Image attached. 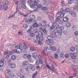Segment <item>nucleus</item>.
<instances>
[{"label": "nucleus", "instance_id": "obj_1", "mask_svg": "<svg viewBox=\"0 0 78 78\" xmlns=\"http://www.w3.org/2000/svg\"><path fill=\"white\" fill-rule=\"evenodd\" d=\"M27 17H28L29 18V20H28L26 18L24 20V22H25L28 25H30L31 23H33V22L34 20V19H36V17H35V15L33 14H26Z\"/></svg>", "mask_w": 78, "mask_h": 78}, {"label": "nucleus", "instance_id": "obj_56", "mask_svg": "<svg viewBox=\"0 0 78 78\" xmlns=\"http://www.w3.org/2000/svg\"><path fill=\"white\" fill-rule=\"evenodd\" d=\"M23 57L24 58H25V59H26V58H27V54H24V55H23Z\"/></svg>", "mask_w": 78, "mask_h": 78}, {"label": "nucleus", "instance_id": "obj_26", "mask_svg": "<svg viewBox=\"0 0 78 78\" xmlns=\"http://www.w3.org/2000/svg\"><path fill=\"white\" fill-rule=\"evenodd\" d=\"M23 28H25V29H27L28 28V25H27L26 24H24L23 25Z\"/></svg>", "mask_w": 78, "mask_h": 78}, {"label": "nucleus", "instance_id": "obj_37", "mask_svg": "<svg viewBox=\"0 0 78 78\" xmlns=\"http://www.w3.org/2000/svg\"><path fill=\"white\" fill-rule=\"evenodd\" d=\"M36 6V4H33L32 5H30V7L31 8H34Z\"/></svg>", "mask_w": 78, "mask_h": 78}, {"label": "nucleus", "instance_id": "obj_38", "mask_svg": "<svg viewBox=\"0 0 78 78\" xmlns=\"http://www.w3.org/2000/svg\"><path fill=\"white\" fill-rule=\"evenodd\" d=\"M48 9V8L47 7H43L42 8V10H43V11H47Z\"/></svg>", "mask_w": 78, "mask_h": 78}, {"label": "nucleus", "instance_id": "obj_19", "mask_svg": "<svg viewBox=\"0 0 78 78\" xmlns=\"http://www.w3.org/2000/svg\"><path fill=\"white\" fill-rule=\"evenodd\" d=\"M19 14H20V15H21V16H22L23 17H27V15H24V14H23L20 12V11H19L18 12Z\"/></svg>", "mask_w": 78, "mask_h": 78}, {"label": "nucleus", "instance_id": "obj_55", "mask_svg": "<svg viewBox=\"0 0 78 78\" xmlns=\"http://www.w3.org/2000/svg\"><path fill=\"white\" fill-rule=\"evenodd\" d=\"M47 25L46 24H43L42 26L43 27H44V28H47Z\"/></svg>", "mask_w": 78, "mask_h": 78}, {"label": "nucleus", "instance_id": "obj_15", "mask_svg": "<svg viewBox=\"0 0 78 78\" xmlns=\"http://www.w3.org/2000/svg\"><path fill=\"white\" fill-rule=\"evenodd\" d=\"M17 75L20 78H25V76H24L22 74H21L20 73H18L17 74Z\"/></svg>", "mask_w": 78, "mask_h": 78}, {"label": "nucleus", "instance_id": "obj_14", "mask_svg": "<svg viewBox=\"0 0 78 78\" xmlns=\"http://www.w3.org/2000/svg\"><path fill=\"white\" fill-rule=\"evenodd\" d=\"M55 33L56 34H58V36H61V35L62 34V32L58 30L57 33Z\"/></svg>", "mask_w": 78, "mask_h": 78}, {"label": "nucleus", "instance_id": "obj_62", "mask_svg": "<svg viewBox=\"0 0 78 78\" xmlns=\"http://www.w3.org/2000/svg\"><path fill=\"white\" fill-rule=\"evenodd\" d=\"M48 20H51V16H50V15H48Z\"/></svg>", "mask_w": 78, "mask_h": 78}, {"label": "nucleus", "instance_id": "obj_46", "mask_svg": "<svg viewBox=\"0 0 78 78\" xmlns=\"http://www.w3.org/2000/svg\"><path fill=\"white\" fill-rule=\"evenodd\" d=\"M37 7H38V9H39V8H41L42 7V5L39 4L38 5Z\"/></svg>", "mask_w": 78, "mask_h": 78}, {"label": "nucleus", "instance_id": "obj_34", "mask_svg": "<svg viewBox=\"0 0 78 78\" xmlns=\"http://www.w3.org/2000/svg\"><path fill=\"white\" fill-rule=\"evenodd\" d=\"M28 62H27V61H25L23 63V65L24 66H28Z\"/></svg>", "mask_w": 78, "mask_h": 78}, {"label": "nucleus", "instance_id": "obj_54", "mask_svg": "<svg viewBox=\"0 0 78 78\" xmlns=\"http://www.w3.org/2000/svg\"><path fill=\"white\" fill-rule=\"evenodd\" d=\"M31 55L30 54L28 55H27V58H28V59H30L31 58Z\"/></svg>", "mask_w": 78, "mask_h": 78}, {"label": "nucleus", "instance_id": "obj_32", "mask_svg": "<svg viewBox=\"0 0 78 78\" xmlns=\"http://www.w3.org/2000/svg\"><path fill=\"white\" fill-rule=\"evenodd\" d=\"M70 50L71 51H74L75 50V48L72 47L70 48Z\"/></svg>", "mask_w": 78, "mask_h": 78}, {"label": "nucleus", "instance_id": "obj_52", "mask_svg": "<svg viewBox=\"0 0 78 78\" xmlns=\"http://www.w3.org/2000/svg\"><path fill=\"white\" fill-rule=\"evenodd\" d=\"M6 71H7V72L8 73H11V71L9 69H7L6 70Z\"/></svg>", "mask_w": 78, "mask_h": 78}, {"label": "nucleus", "instance_id": "obj_29", "mask_svg": "<svg viewBox=\"0 0 78 78\" xmlns=\"http://www.w3.org/2000/svg\"><path fill=\"white\" fill-rule=\"evenodd\" d=\"M59 30L60 31H63V30H64V27L63 26H61L59 28Z\"/></svg>", "mask_w": 78, "mask_h": 78}, {"label": "nucleus", "instance_id": "obj_20", "mask_svg": "<svg viewBox=\"0 0 78 78\" xmlns=\"http://www.w3.org/2000/svg\"><path fill=\"white\" fill-rule=\"evenodd\" d=\"M39 0H35L34 1V4L37 5L39 3Z\"/></svg>", "mask_w": 78, "mask_h": 78}, {"label": "nucleus", "instance_id": "obj_30", "mask_svg": "<svg viewBox=\"0 0 78 78\" xmlns=\"http://www.w3.org/2000/svg\"><path fill=\"white\" fill-rule=\"evenodd\" d=\"M76 0H69V4H72L74 2H76Z\"/></svg>", "mask_w": 78, "mask_h": 78}, {"label": "nucleus", "instance_id": "obj_27", "mask_svg": "<svg viewBox=\"0 0 78 78\" xmlns=\"http://www.w3.org/2000/svg\"><path fill=\"white\" fill-rule=\"evenodd\" d=\"M33 32L34 34H37L38 33V30L37 29H35L33 30Z\"/></svg>", "mask_w": 78, "mask_h": 78}, {"label": "nucleus", "instance_id": "obj_17", "mask_svg": "<svg viewBox=\"0 0 78 78\" xmlns=\"http://www.w3.org/2000/svg\"><path fill=\"white\" fill-rule=\"evenodd\" d=\"M10 67L11 69H14L16 67V65L14 64H11L10 65Z\"/></svg>", "mask_w": 78, "mask_h": 78}, {"label": "nucleus", "instance_id": "obj_49", "mask_svg": "<svg viewBox=\"0 0 78 78\" xmlns=\"http://www.w3.org/2000/svg\"><path fill=\"white\" fill-rule=\"evenodd\" d=\"M30 69L32 71H34V70H35V67L33 66L31 68H30Z\"/></svg>", "mask_w": 78, "mask_h": 78}, {"label": "nucleus", "instance_id": "obj_4", "mask_svg": "<svg viewBox=\"0 0 78 78\" xmlns=\"http://www.w3.org/2000/svg\"><path fill=\"white\" fill-rule=\"evenodd\" d=\"M70 11V9L68 8H66L65 10L63 9H60V12H58V14H60L62 12H64V13H68V12H69Z\"/></svg>", "mask_w": 78, "mask_h": 78}, {"label": "nucleus", "instance_id": "obj_22", "mask_svg": "<svg viewBox=\"0 0 78 78\" xmlns=\"http://www.w3.org/2000/svg\"><path fill=\"white\" fill-rule=\"evenodd\" d=\"M34 28H37L39 27V25L36 23H34L33 24Z\"/></svg>", "mask_w": 78, "mask_h": 78}, {"label": "nucleus", "instance_id": "obj_9", "mask_svg": "<svg viewBox=\"0 0 78 78\" xmlns=\"http://www.w3.org/2000/svg\"><path fill=\"white\" fill-rule=\"evenodd\" d=\"M4 61L5 60L3 59H1L0 62V67H3L4 65Z\"/></svg>", "mask_w": 78, "mask_h": 78}, {"label": "nucleus", "instance_id": "obj_44", "mask_svg": "<svg viewBox=\"0 0 78 78\" xmlns=\"http://www.w3.org/2000/svg\"><path fill=\"white\" fill-rule=\"evenodd\" d=\"M72 58L73 59H75L76 58V57L74 55V54H73V55L71 56Z\"/></svg>", "mask_w": 78, "mask_h": 78}, {"label": "nucleus", "instance_id": "obj_25", "mask_svg": "<svg viewBox=\"0 0 78 78\" xmlns=\"http://www.w3.org/2000/svg\"><path fill=\"white\" fill-rule=\"evenodd\" d=\"M3 3L4 5H8V1L7 0H4L3 1Z\"/></svg>", "mask_w": 78, "mask_h": 78}, {"label": "nucleus", "instance_id": "obj_33", "mask_svg": "<svg viewBox=\"0 0 78 78\" xmlns=\"http://www.w3.org/2000/svg\"><path fill=\"white\" fill-rule=\"evenodd\" d=\"M12 53H16L17 54V50L16 49H12L11 51Z\"/></svg>", "mask_w": 78, "mask_h": 78}, {"label": "nucleus", "instance_id": "obj_21", "mask_svg": "<svg viewBox=\"0 0 78 78\" xmlns=\"http://www.w3.org/2000/svg\"><path fill=\"white\" fill-rule=\"evenodd\" d=\"M66 25L67 28H69L70 27H71V24L70 23H66Z\"/></svg>", "mask_w": 78, "mask_h": 78}, {"label": "nucleus", "instance_id": "obj_36", "mask_svg": "<svg viewBox=\"0 0 78 78\" xmlns=\"http://www.w3.org/2000/svg\"><path fill=\"white\" fill-rule=\"evenodd\" d=\"M51 48L53 51H56V48L55 46H53Z\"/></svg>", "mask_w": 78, "mask_h": 78}, {"label": "nucleus", "instance_id": "obj_58", "mask_svg": "<svg viewBox=\"0 0 78 78\" xmlns=\"http://www.w3.org/2000/svg\"><path fill=\"white\" fill-rule=\"evenodd\" d=\"M8 53V51L6 50L4 51V54L5 55H6Z\"/></svg>", "mask_w": 78, "mask_h": 78}, {"label": "nucleus", "instance_id": "obj_57", "mask_svg": "<svg viewBox=\"0 0 78 78\" xmlns=\"http://www.w3.org/2000/svg\"><path fill=\"white\" fill-rule=\"evenodd\" d=\"M74 34H75V36H78V31H76V32H74Z\"/></svg>", "mask_w": 78, "mask_h": 78}, {"label": "nucleus", "instance_id": "obj_61", "mask_svg": "<svg viewBox=\"0 0 78 78\" xmlns=\"http://www.w3.org/2000/svg\"><path fill=\"white\" fill-rule=\"evenodd\" d=\"M13 16H14V15H12L9 17V19H12V18H13Z\"/></svg>", "mask_w": 78, "mask_h": 78}, {"label": "nucleus", "instance_id": "obj_63", "mask_svg": "<svg viewBox=\"0 0 78 78\" xmlns=\"http://www.w3.org/2000/svg\"><path fill=\"white\" fill-rule=\"evenodd\" d=\"M38 20H39V21H41V20H42V17H38V19H37Z\"/></svg>", "mask_w": 78, "mask_h": 78}, {"label": "nucleus", "instance_id": "obj_12", "mask_svg": "<svg viewBox=\"0 0 78 78\" xmlns=\"http://www.w3.org/2000/svg\"><path fill=\"white\" fill-rule=\"evenodd\" d=\"M63 20L65 22H67L69 21V18L67 17H64L63 18Z\"/></svg>", "mask_w": 78, "mask_h": 78}, {"label": "nucleus", "instance_id": "obj_42", "mask_svg": "<svg viewBox=\"0 0 78 78\" xmlns=\"http://www.w3.org/2000/svg\"><path fill=\"white\" fill-rule=\"evenodd\" d=\"M19 9H21V5L20 4L18 5L17 6V11H18Z\"/></svg>", "mask_w": 78, "mask_h": 78}, {"label": "nucleus", "instance_id": "obj_41", "mask_svg": "<svg viewBox=\"0 0 78 78\" xmlns=\"http://www.w3.org/2000/svg\"><path fill=\"white\" fill-rule=\"evenodd\" d=\"M30 36L31 37H34L35 36V34L34 33H31L30 34Z\"/></svg>", "mask_w": 78, "mask_h": 78}, {"label": "nucleus", "instance_id": "obj_31", "mask_svg": "<svg viewBox=\"0 0 78 78\" xmlns=\"http://www.w3.org/2000/svg\"><path fill=\"white\" fill-rule=\"evenodd\" d=\"M30 51H36V49L34 47H31L30 48Z\"/></svg>", "mask_w": 78, "mask_h": 78}, {"label": "nucleus", "instance_id": "obj_64", "mask_svg": "<svg viewBox=\"0 0 78 78\" xmlns=\"http://www.w3.org/2000/svg\"><path fill=\"white\" fill-rule=\"evenodd\" d=\"M8 55L9 56H10V55H12V53L11 51H9L8 53Z\"/></svg>", "mask_w": 78, "mask_h": 78}, {"label": "nucleus", "instance_id": "obj_35", "mask_svg": "<svg viewBox=\"0 0 78 78\" xmlns=\"http://www.w3.org/2000/svg\"><path fill=\"white\" fill-rule=\"evenodd\" d=\"M16 58V55H13L11 57V59L12 60H15Z\"/></svg>", "mask_w": 78, "mask_h": 78}, {"label": "nucleus", "instance_id": "obj_10", "mask_svg": "<svg viewBox=\"0 0 78 78\" xmlns=\"http://www.w3.org/2000/svg\"><path fill=\"white\" fill-rule=\"evenodd\" d=\"M51 71L53 72H55L56 70H55V68H54V65H52L51 67Z\"/></svg>", "mask_w": 78, "mask_h": 78}, {"label": "nucleus", "instance_id": "obj_40", "mask_svg": "<svg viewBox=\"0 0 78 78\" xmlns=\"http://www.w3.org/2000/svg\"><path fill=\"white\" fill-rule=\"evenodd\" d=\"M41 41V42H42L43 41H44V38H43V37L42 36H40V38H39V40Z\"/></svg>", "mask_w": 78, "mask_h": 78}, {"label": "nucleus", "instance_id": "obj_18", "mask_svg": "<svg viewBox=\"0 0 78 78\" xmlns=\"http://www.w3.org/2000/svg\"><path fill=\"white\" fill-rule=\"evenodd\" d=\"M37 56V53H34L32 55V57H33V58H36Z\"/></svg>", "mask_w": 78, "mask_h": 78}, {"label": "nucleus", "instance_id": "obj_48", "mask_svg": "<svg viewBox=\"0 0 78 78\" xmlns=\"http://www.w3.org/2000/svg\"><path fill=\"white\" fill-rule=\"evenodd\" d=\"M69 13L70 14H71V15H73V16L75 15V12H74L70 11Z\"/></svg>", "mask_w": 78, "mask_h": 78}, {"label": "nucleus", "instance_id": "obj_11", "mask_svg": "<svg viewBox=\"0 0 78 78\" xmlns=\"http://www.w3.org/2000/svg\"><path fill=\"white\" fill-rule=\"evenodd\" d=\"M71 67H72L73 70L76 72H77L78 71V68L75 69V66H71Z\"/></svg>", "mask_w": 78, "mask_h": 78}, {"label": "nucleus", "instance_id": "obj_50", "mask_svg": "<svg viewBox=\"0 0 78 78\" xmlns=\"http://www.w3.org/2000/svg\"><path fill=\"white\" fill-rule=\"evenodd\" d=\"M34 2V0H29L28 1V3H33Z\"/></svg>", "mask_w": 78, "mask_h": 78}, {"label": "nucleus", "instance_id": "obj_45", "mask_svg": "<svg viewBox=\"0 0 78 78\" xmlns=\"http://www.w3.org/2000/svg\"><path fill=\"white\" fill-rule=\"evenodd\" d=\"M42 41H40V40H38L37 41L38 44L39 45H42Z\"/></svg>", "mask_w": 78, "mask_h": 78}, {"label": "nucleus", "instance_id": "obj_43", "mask_svg": "<svg viewBox=\"0 0 78 78\" xmlns=\"http://www.w3.org/2000/svg\"><path fill=\"white\" fill-rule=\"evenodd\" d=\"M47 49H48V50H50L51 49V45H48V46L47 47Z\"/></svg>", "mask_w": 78, "mask_h": 78}, {"label": "nucleus", "instance_id": "obj_23", "mask_svg": "<svg viewBox=\"0 0 78 78\" xmlns=\"http://www.w3.org/2000/svg\"><path fill=\"white\" fill-rule=\"evenodd\" d=\"M75 5L76 7H73L74 10H76V9H77V7H78V1L76 2V3L75 4Z\"/></svg>", "mask_w": 78, "mask_h": 78}, {"label": "nucleus", "instance_id": "obj_53", "mask_svg": "<svg viewBox=\"0 0 78 78\" xmlns=\"http://www.w3.org/2000/svg\"><path fill=\"white\" fill-rule=\"evenodd\" d=\"M23 47L25 49H27L28 47L26 45V43H24L23 45Z\"/></svg>", "mask_w": 78, "mask_h": 78}, {"label": "nucleus", "instance_id": "obj_39", "mask_svg": "<svg viewBox=\"0 0 78 78\" xmlns=\"http://www.w3.org/2000/svg\"><path fill=\"white\" fill-rule=\"evenodd\" d=\"M43 4L44 5L48 6V2L46 1L45 2H43Z\"/></svg>", "mask_w": 78, "mask_h": 78}, {"label": "nucleus", "instance_id": "obj_13", "mask_svg": "<svg viewBox=\"0 0 78 78\" xmlns=\"http://www.w3.org/2000/svg\"><path fill=\"white\" fill-rule=\"evenodd\" d=\"M58 14L60 15V18H62V17H63L64 16V15H65V13H64V12H62L61 13L59 14V12H58Z\"/></svg>", "mask_w": 78, "mask_h": 78}, {"label": "nucleus", "instance_id": "obj_51", "mask_svg": "<svg viewBox=\"0 0 78 78\" xmlns=\"http://www.w3.org/2000/svg\"><path fill=\"white\" fill-rule=\"evenodd\" d=\"M41 36L40 35L37 34L36 36V38L37 39H39L40 37H41Z\"/></svg>", "mask_w": 78, "mask_h": 78}, {"label": "nucleus", "instance_id": "obj_47", "mask_svg": "<svg viewBox=\"0 0 78 78\" xmlns=\"http://www.w3.org/2000/svg\"><path fill=\"white\" fill-rule=\"evenodd\" d=\"M38 9H39L37 6L35 7L34 9V11H37V10H38Z\"/></svg>", "mask_w": 78, "mask_h": 78}, {"label": "nucleus", "instance_id": "obj_5", "mask_svg": "<svg viewBox=\"0 0 78 78\" xmlns=\"http://www.w3.org/2000/svg\"><path fill=\"white\" fill-rule=\"evenodd\" d=\"M60 20V17L59 16H57L56 18V20H55L57 23L58 22L59 24H63V22L61 20Z\"/></svg>", "mask_w": 78, "mask_h": 78}, {"label": "nucleus", "instance_id": "obj_7", "mask_svg": "<svg viewBox=\"0 0 78 78\" xmlns=\"http://www.w3.org/2000/svg\"><path fill=\"white\" fill-rule=\"evenodd\" d=\"M17 54H20L22 52V50L20 48H18L16 49Z\"/></svg>", "mask_w": 78, "mask_h": 78}, {"label": "nucleus", "instance_id": "obj_59", "mask_svg": "<svg viewBox=\"0 0 78 78\" xmlns=\"http://www.w3.org/2000/svg\"><path fill=\"white\" fill-rule=\"evenodd\" d=\"M54 28H55V27H54V26L53 25V24H52V27H51L50 29L51 30H53V29H54Z\"/></svg>", "mask_w": 78, "mask_h": 78}, {"label": "nucleus", "instance_id": "obj_3", "mask_svg": "<svg viewBox=\"0 0 78 78\" xmlns=\"http://www.w3.org/2000/svg\"><path fill=\"white\" fill-rule=\"evenodd\" d=\"M57 37V35L55 33H52L50 35L48 36L47 38L48 40L49 41H51L53 39V37L54 38H55Z\"/></svg>", "mask_w": 78, "mask_h": 78}, {"label": "nucleus", "instance_id": "obj_28", "mask_svg": "<svg viewBox=\"0 0 78 78\" xmlns=\"http://www.w3.org/2000/svg\"><path fill=\"white\" fill-rule=\"evenodd\" d=\"M42 31L43 33H45V34H46V33H47V30L45 29V28H44L42 29Z\"/></svg>", "mask_w": 78, "mask_h": 78}, {"label": "nucleus", "instance_id": "obj_8", "mask_svg": "<svg viewBox=\"0 0 78 78\" xmlns=\"http://www.w3.org/2000/svg\"><path fill=\"white\" fill-rule=\"evenodd\" d=\"M32 66H33V65H31L30 63L28 64L27 66L26 67V70L27 71H28L32 67Z\"/></svg>", "mask_w": 78, "mask_h": 78}, {"label": "nucleus", "instance_id": "obj_60", "mask_svg": "<svg viewBox=\"0 0 78 78\" xmlns=\"http://www.w3.org/2000/svg\"><path fill=\"white\" fill-rule=\"evenodd\" d=\"M14 2H15V5L18 4V1L17 0H14Z\"/></svg>", "mask_w": 78, "mask_h": 78}, {"label": "nucleus", "instance_id": "obj_6", "mask_svg": "<svg viewBox=\"0 0 78 78\" xmlns=\"http://www.w3.org/2000/svg\"><path fill=\"white\" fill-rule=\"evenodd\" d=\"M56 23H57V21H56L55 20L54 23L52 24L53 25V26L54 27L55 29H57V28H59V24Z\"/></svg>", "mask_w": 78, "mask_h": 78}, {"label": "nucleus", "instance_id": "obj_24", "mask_svg": "<svg viewBox=\"0 0 78 78\" xmlns=\"http://www.w3.org/2000/svg\"><path fill=\"white\" fill-rule=\"evenodd\" d=\"M54 57L55 59H58V55L56 53H55L54 55Z\"/></svg>", "mask_w": 78, "mask_h": 78}, {"label": "nucleus", "instance_id": "obj_2", "mask_svg": "<svg viewBox=\"0 0 78 78\" xmlns=\"http://www.w3.org/2000/svg\"><path fill=\"white\" fill-rule=\"evenodd\" d=\"M38 57L39 59V60H37L36 62V65L39 66L40 64H42L43 61L42 60V56L41 55L39 54L38 55Z\"/></svg>", "mask_w": 78, "mask_h": 78}, {"label": "nucleus", "instance_id": "obj_16", "mask_svg": "<svg viewBox=\"0 0 78 78\" xmlns=\"http://www.w3.org/2000/svg\"><path fill=\"white\" fill-rule=\"evenodd\" d=\"M21 6L22 8H23V9H26L27 8V6H26V4L25 3H23L21 5Z\"/></svg>", "mask_w": 78, "mask_h": 78}]
</instances>
